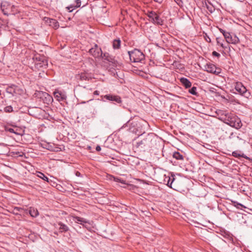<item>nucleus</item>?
Listing matches in <instances>:
<instances>
[{
	"mask_svg": "<svg viewBox=\"0 0 252 252\" xmlns=\"http://www.w3.org/2000/svg\"><path fill=\"white\" fill-rule=\"evenodd\" d=\"M148 17L151 19L152 21L156 24L162 25L163 20L155 12L151 11L149 13Z\"/></svg>",
	"mask_w": 252,
	"mask_h": 252,
	"instance_id": "5",
	"label": "nucleus"
},
{
	"mask_svg": "<svg viewBox=\"0 0 252 252\" xmlns=\"http://www.w3.org/2000/svg\"><path fill=\"white\" fill-rule=\"evenodd\" d=\"M101 97L102 98H104L108 100L114 101L117 103H122V99L121 97L117 95L108 94L104 95H101Z\"/></svg>",
	"mask_w": 252,
	"mask_h": 252,
	"instance_id": "7",
	"label": "nucleus"
},
{
	"mask_svg": "<svg viewBox=\"0 0 252 252\" xmlns=\"http://www.w3.org/2000/svg\"><path fill=\"white\" fill-rule=\"evenodd\" d=\"M121 46V40L120 39H115L113 41V47L114 49H117Z\"/></svg>",
	"mask_w": 252,
	"mask_h": 252,
	"instance_id": "21",
	"label": "nucleus"
},
{
	"mask_svg": "<svg viewBox=\"0 0 252 252\" xmlns=\"http://www.w3.org/2000/svg\"><path fill=\"white\" fill-rule=\"evenodd\" d=\"M11 8H15V7L14 6V5H12V6H11Z\"/></svg>",
	"mask_w": 252,
	"mask_h": 252,
	"instance_id": "46",
	"label": "nucleus"
},
{
	"mask_svg": "<svg viewBox=\"0 0 252 252\" xmlns=\"http://www.w3.org/2000/svg\"><path fill=\"white\" fill-rule=\"evenodd\" d=\"M95 149L97 151H100L101 150V147L99 146H97Z\"/></svg>",
	"mask_w": 252,
	"mask_h": 252,
	"instance_id": "39",
	"label": "nucleus"
},
{
	"mask_svg": "<svg viewBox=\"0 0 252 252\" xmlns=\"http://www.w3.org/2000/svg\"><path fill=\"white\" fill-rule=\"evenodd\" d=\"M89 53L94 58H98L102 55V52L100 48L97 44H95L93 47L89 50Z\"/></svg>",
	"mask_w": 252,
	"mask_h": 252,
	"instance_id": "6",
	"label": "nucleus"
},
{
	"mask_svg": "<svg viewBox=\"0 0 252 252\" xmlns=\"http://www.w3.org/2000/svg\"><path fill=\"white\" fill-rule=\"evenodd\" d=\"M12 89H13V88H12V87H9V88H8V89H7V92L8 93H10V94H12Z\"/></svg>",
	"mask_w": 252,
	"mask_h": 252,
	"instance_id": "36",
	"label": "nucleus"
},
{
	"mask_svg": "<svg viewBox=\"0 0 252 252\" xmlns=\"http://www.w3.org/2000/svg\"><path fill=\"white\" fill-rule=\"evenodd\" d=\"M80 175V173H79V172H77L76 173V175H77V176H78V175Z\"/></svg>",
	"mask_w": 252,
	"mask_h": 252,
	"instance_id": "45",
	"label": "nucleus"
},
{
	"mask_svg": "<svg viewBox=\"0 0 252 252\" xmlns=\"http://www.w3.org/2000/svg\"><path fill=\"white\" fill-rule=\"evenodd\" d=\"M113 178H114V181L116 182H120L123 184H126V181H124V180H122L121 178H117V177H113Z\"/></svg>",
	"mask_w": 252,
	"mask_h": 252,
	"instance_id": "29",
	"label": "nucleus"
},
{
	"mask_svg": "<svg viewBox=\"0 0 252 252\" xmlns=\"http://www.w3.org/2000/svg\"><path fill=\"white\" fill-rule=\"evenodd\" d=\"M208 41H209V42H210L211 41V39L209 38V39H208Z\"/></svg>",
	"mask_w": 252,
	"mask_h": 252,
	"instance_id": "47",
	"label": "nucleus"
},
{
	"mask_svg": "<svg viewBox=\"0 0 252 252\" xmlns=\"http://www.w3.org/2000/svg\"><path fill=\"white\" fill-rule=\"evenodd\" d=\"M129 59L132 62H141L145 58L144 54L139 50L135 49L132 51H128Z\"/></svg>",
	"mask_w": 252,
	"mask_h": 252,
	"instance_id": "2",
	"label": "nucleus"
},
{
	"mask_svg": "<svg viewBox=\"0 0 252 252\" xmlns=\"http://www.w3.org/2000/svg\"><path fill=\"white\" fill-rule=\"evenodd\" d=\"M216 113L217 115V116L218 117V119L222 121L223 122H224V121L226 120L227 116L229 114V113L226 110H223L220 109L217 110Z\"/></svg>",
	"mask_w": 252,
	"mask_h": 252,
	"instance_id": "8",
	"label": "nucleus"
},
{
	"mask_svg": "<svg viewBox=\"0 0 252 252\" xmlns=\"http://www.w3.org/2000/svg\"><path fill=\"white\" fill-rule=\"evenodd\" d=\"M99 92L98 91H95L94 92V95H99Z\"/></svg>",
	"mask_w": 252,
	"mask_h": 252,
	"instance_id": "40",
	"label": "nucleus"
},
{
	"mask_svg": "<svg viewBox=\"0 0 252 252\" xmlns=\"http://www.w3.org/2000/svg\"><path fill=\"white\" fill-rule=\"evenodd\" d=\"M221 39L220 37H217L216 38V41H217V43L218 45H220V46L223 49H225L226 48V47H224L223 46V44L222 43V42L221 41Z\"/></svg>",
	"mask_w": 252,
	"mask_h": 252,
	"instance_id": "27",
	"label": "nucleus"
},
{
	"mask_svg": "<svg viewBox=\"0 0 252 252\" xmlns=\"http://www.w3.org/2000/svg\"><path fill=\"white\" fill-rule=\"evenodd\" d=\"M75 2L74 4H70L69 6L66 7L69 12H72L73 9L78 8L81 6V0H75Z\"/></svg>",
	"mask_w": 252,
	"mask_h": 252,
	"instance_id": "13",
	"label": "nucleus"
},
{
	"mask_svg": "<svg viewBox=\"0 0 252 252\" xmlns=\"http://www.w3.org/2000/svg\"><path fill=\"white\" fill-rule=\"evenodd\" d=\"M226 124L236 129H239L242 126V124L240 118L233 114L229 113L224 122Z\"/></svg>",
	"mask_w": 252,
	"mask_h": 252,
	"instance_id": "1",
	"label": "nucleus"
},
{
	"mask_svg": "<svg viewBox=\"0 0 252 252\" xmlns=\"http://www.w3.org/2000/svg\"><path fill=\"white\" fill-rule=\"evenodd\" d=\"M24 209L22 208L15 207L13 210V213L15 215H19V213H21Z\"/></svg>",
	"mask_w": 252,
	"mask_h": 252,
	"instance_id": "24",
	"label": "nucleus"
},
{
	"mask_svg": "<svg viewBox=\"0 0 252 252\" xmlns=\"http://www.w3.org/2000/svg\"><path fill=\"white\" fill-rule=\"evenodd\" d=\"M172 177H173V176H171V177H170V180L169 181V183H171V182L172 181Z\"/></svg>",
	"mask_w": 252,
	"mask_h": 252,
	"instance_id": "42",
	"label": "nucleus"
},
{
	"mask_svg": "<svg viewBox=\"0 0 252 252\" xmlns=\"http://www.w3.org/2000/svg\"><path fill=\"white\" fill-rule=\"evenodd\" d=\"M103 59L108 62L111 63L114 65H116L117 64V61L114 59V58L110 55L108 53H104L101 56Z\"/></svg>",
	"mask_w": 252,
	"mask_h": 252,
	"instance_id": "9",
	"label": "nucleus"
},
{
	"mask_svg": "<svg viewBox=\"0 0 252 252\" xmlns=\"http://www.w3.org/2000/svg\"><path fill=\"white\" fill-rule=\"evenodd\" d=\"M4 6V5H1V9L3 12V13L4 14V15H8V11L7 10V8H3V6Z\"/></svg>",
	"mask_w": 252,
	"mask_h": 252,
	"instance_id": "31",
	"label": "nucleus"
},
{
	"mask_svg": "<svg viewBox=\"0 0 252 252\" xmlns=\"http://www.w3.org/2000/svg\"><path fill=\"white\" fill-rule=\"evenodd\" d=\"M34 95L36 97H38L40 98H41L42 97H45V98H47V97L49 99H50L51 98V97L47 93H46L45 92H42V91H36L34 93Z\"/></svg>",
	"mask_w": 252,
	"mask_h": 252,
	"instance_id": "17",
	"label": "nucleus"
},
{
	"mask_svg": "<svg viewBox=\"0 0 252 252\" xmlns=\"http://www.w3.org/2000/svg\"><path fill=\"white\" fill-rule=\"evenodd\" d=\"M26 214L29 213L33 218L36 217L39 215L38 210L32 207H30L29 210H26Z\"/></svg>",
	"mask_w": 252,
	"mask_h": 252,
	"instance_id": "15",
	"label": "nucleus"
},
{
	"mask_svg": "<svg viewBox=\"0 0 252 252\" xmlns=\"http://www.w3.org/2000/svg\"><path fill=\"white\" fill-rule=\"evenodd\" d=\"M207 8L211 13H213L215 10V8L211 5H207Z\"/></svg>",
	"mask_w": 252,
	"mask_h": 252,
	"instance_id": "32",
	"label": "nucleus"
},
{
	"mask_svg": "<svg viewBox=\"0 0 252 252\" xmlns=\"http://www.w3.org/2000/svg\"><path fill=\"white\" fill-rule=\"evenodd\" d=\"M232 156H233L234 157H235V158L243 157V158H246L245 157V155L243 154H241L238 151H234V152H233L232 154Z\"/></svg>",
	"mask_w": 252,
	"mask_h": 252,
	"instance_id": "25",
	"label": "nucleus"
},
{
	"mask_svg": "<svg viewBox=\"0 0 252 252\" xmlns=\"http://www.w3.org/2000/svg\"><path fill=\"white\" fill-rule=\"evenodd\" d=\"M58 27H59V25H57V24H56V25L55 26V28H58Z\"/></svg>",
	"mask_w": 252,
	"mask_h": 252,
	"instance_id": "44",
	"label": "nucleus"
},
{
	"mask_svg": "<svg viewBox=\"0 0 252 252\" xmlns=\"http://www.w3.org/2000/svg\"><path fill=\"white\" fill-rule=\"evenodd\" d=\"M180 82L186 88H189L191 86V82L189 81V80L186 78H181L180 79Z\"/></svg>",
	"mask_w": 252,
	"mask_h": 252,
	"instance_id": "18",
	"label": "nucleus"
},
{
	"mask_svg": "<svg viewBox=\"0 0 252 252\" xmlns=\"http://www.w3.org/2000/svg\"><path fill=\"white\" fill-rule=\"evenodd\" d=\"M173 157L177 160H183L184 159L183 156L178 152H175L173 154Z\"/></svg>",
	"mask_w": 252,
	"mask_h": 252,
	"instance_id": "20",
	"label": "nucleus"
},
{
	"mask_svg": "<svg viewBox=\"0 0 252 252\" xmlns=\"http://www.w3.org/2000/svg\"><path fill=\"white\" fill-rule=\"evenodd\" d=\"M179 5H180L182 2L181 0H174Z\"/></svg>",
	"mask_w": 252,
	"mask_h": 252,
	"instance_id": "37",
	"label": "nucleus"
},
{
	"mask_svg": "<svg viewBox=\"0 0 252 252\" xmlns=\"http://www.w3.org/2000/svg\"><path fill=\"white\" fill-rule=\"evenodd\" d=\"M7 130L9 131L11 133H16L13 128H8L7 129Z\"/></svg>",
	"mask_w": 252,
	"mask_h": 252,
	"instance_id": "35",
	"label": "nucleus"
},
{
	"mask_svg": "<svg viewBox=\"0 0 252 252\" xmlns=\"http://www.w3.org/2000/svg\"><path fill=\"white\" fill-rule=\"evenodd\" d=\"M226 41L229 44H236L240 42L239 39L234 34H231L229 32L224 34Z\"/></svg>",
	"mask_w": 252,
	"mask_h": 252,
	"instance_id": "4",
	"label": "nucleus"
},
{
	"mask_svg": "<svg viewBox=\"0 0 252 252\" xmlns=\"http://www.w3.org/2000/svg\"><path fill=\"white\" fill-rule=\"evenodd\" d=\"M197 88L195 87H192L190 90H189V93L191 94L196 95L197 93L196 92Z\"/></svg>",
	"mask_w": 252,
	"mask_h": 252,
	"instance_id": "26",
	"label": "nucleus"
},
{
	"mask_svg": "<svg viewBox=\"0 0 252 252\" xmlns=\"http://www.w3.org/2000/svg\"><path fill=\"white\" fill-rule=\"evenodd\" d=\"M146 141V139H143L141 140L140 142H138V144L139 145L145 144Z\"/></svg>",
	"mask_w": 252,
	"mask_h": 252,
	"instance_id": "34",
	"label": "nucleus"
},
{
	"mask_svg": "<svg viewBox=\"0 0 252 252\" xmlns=\"http://www.w3.org/2000/svg\"><path fill=\"white\" fill-rule=\"evenodd\" d=\"M37 176L45 181L49 182L48 178L47 176H46L43 173L40 172H38L37 173Z\"/></svg>",
	"mask_w": 252,
	"mask_h": 252,
	"instance_id": "23",
	"label": "nucleus"
},
{
	"mask_svg": "<svg viewBox=\"0 0 252 252\" xmlns=\"http://www.w3.org/2000/svg\"><path fill=\"white\" fill-rule=\"evenodd\" d=\"M73 220L75 221V222L80 223V224L84 225V223H87L88 222V220L82 218H80L77 216H72Z\"/></svg>",
	"mask_w": 252,
	"mask_h": 252,
	"instance_id": "16",
	"label": "nucleus"
},
{
	"mask_svg": "<svg viewBox=\"0 0 252 252\" xmlns=\"http://www.w3.org/2000/svg\"><path fill=\"white\" fill-rule=\"evenodd\" d=\"M235 90L241 95L248 98L250 96V93L248 92L247 90L242 83L237 82L234 84Z\"/></svg>",
	"mask_w": 252,
	"mask_h": 252,
	"instance_id": "3",
	"label": "nucleus"
},
{
	"mask_svg": "<svg viewBox=\"0 0 252 252\" xmlns=\"http://www.w3.org/2000/svg\"><path fill=\"white\" fill-rule=\"evenodd\" d=\"M46 148L52 152H58L61 151V148L56 147L54 144L48 143L46 145Z\"/></svg>",
	"mask_w": 252,
	"mask_h": 252,
	"instance_id": "14",
	"label": "nucleus"
},
{
	"mask_svg": "<svg viewBox=\"0 0 252 252\" xmlns=\"http://www.w3.org/2000/svg\"><path fill=\"white\" fill-rule=\"evenodd\" d=\"M164 178L163 179V183L164 184H166L168 187H170L171 189H175V186L174 184V182L175 181V178L174 177H172V180L171 182V183H169V181L170 180V176H164Z\"/></svg>",
	"mask_w": 252,
	"mask_h": 252,
	"instance_id": "10",
	"label": "nucleus"
},
{
	"mask_svg": "<svg viewBox=\"0 0 252 252\" xmlns=\"http://www.w3.org/2000/svg\"><path fill=\"white\" fill-rule=\"evenodd\" d=\"M208 41H209V42H210L211 41V39L209 38V39H208Z\"/></svg>",
	"mask_w": 252,
	"mask_h": 252,
	"instance_id": "48",
	"label": "nucleus"
},
{
	"mask_svg": "<svg viewBox=\"0 0 252 252\" xmlns=\"http://www.w3.org/2000/svg\"><path fill=\"white\" fill-rule=\"evenodd\" d=\"M234 206L238 209H242V208H246V207H245L243 205L239 203L234 202Z\"/></svg>",
	"mask_w": 252,
	"mask_h": 252,
	"instance_id": "28",
	"label": "nucleus"
},
{
	"mask_svg": "<svg viewBox=\"0 0 252 252\" xmlns=\"http://www.w3.org/2000/svg\"><path fill=\"white\" fill-rule=\"evenodd\" d=\"M205 67L206 68V71L208 72L216 74H218L220 73V71H216L217 67L213 64H212V63L207 64L205 66Z\"/></svg>",
	"mask_w": 252,
	"mask_h": 252,
	"instance_id": "11",
	"label": "nucleus"
},
{
	"mask_svg": "<svg viewBox=\"0 0 252 252\" xmlns=\"http://www.w3.org/2000/svg\"><path fill=\"white\" fill-rule=\"evenodd\" d=\"M155 1H157L158 3H161L162 2V0H154Z\"/></svg>",
	"mask_w": 252,
	"mask_h": 252,
	"instance_id": "41",
	"label": "nucleus"
},
{
	"mask_svg": "<svg viewBox=\"0 0 252 252\" xmlns=\"http://www.w3.org/2000/svg\"><path fill=\"white\" fill-rule=\"evenodd\" d=\"M7 4L6 3H2L1 5H4V6H3V8H4V7H5V5Z\"/></svg>",
	"mask_w": 252,
	"mask_h": 252,
	"instance_id": "43",
	"label": "nucleus"
},
{
	"mask_svg": "<svg viewBox=\"0 0 252 252\" xmlns=\"http://www.w3.org/2000/svg\"><path fill=\"white\" fill-rule=\"evenodd\" d=\"M220 31L222 33V34L223 35H224V34L228 33V32H226L225 31H224V30H223L222 29H220Z\"/></svg>",
	"mask_w": 252,
	"mask_h": 252,
	"instance_id": "38",
	"label": "nucleus"
},
{
	"mask_svg": "<svg viewBox=\"0 0 252 252\" xmlns=\"http://www.w3.org/2000/svg\"><path fill=\"white\" fill-rule=\"evenodd\" d=\"M212 55L214 56L217 57L218 58H219L220 56V55L216 51H213L212 53Z\"/></svg>",
	"mask_w": 252,
	"mask_h": 252,
	"instance_id": "33",
	"label": "nucleus"
},
{
	"mask_svg": "<svg viewBox=\"0 0 252 252\" xmlns=\"http://www.w3.org/2000/svg\"><path fill=\"white\" fill-rule=\"evenodd\" d=\"M4 110L6 112H11L13 111V108L11 106H7L4 108Z\"/></svg>",
	"mask_w": 252,
	"mask_h": 252,
	"instance_id": "30",
	"label": "nucleus"
},
{
	"mask_svg": "<svg viewBox=\"0 0 252 252\" xmlns=\"http://www.w3.org/2000/svg\"><path fill=\"white\" fill-rule=\"evenodd\" d=\"M58 225L60 226L59 230L61 232H67L69 230L68 227L62 222H59Z\"/></svg>",
	"mask_w": 252,
	"mask_h": 252,
	"instance_id": "19",
	"label": "nucleus"
},
{
	"mask_svg": "<svg viewBox=\"0 0 252 252\" xmlns=\"http://www.w3.org/2000/svg\"><path fill=\"white\" fill-rule=\"evenodd\" d=\"M77 79L81 81L87 80L88 79V76L86 73H81L78 74Z\"/></svg>",
	"mask_w": 252,
	"mask_h": 252,
	"instance_id": "22",
	"label": "nucleus"
},
{
	"mask_svg": "<svg viewBox=\"0 0 252 252\" xmlns=\"http://www.w3.org/2000/svg\"><path fill=\"white\" fill-rule=\"evenodd\" d=\"M54 95L55 97L57 98L58 101H63L66 98V95L59 91H55L54 92Z\"/></svg>",
	"mask_w": 252,
	"mask_h": 252,
	"instance_id": "12",
	"label": "nucleus"
}]
</instances>
